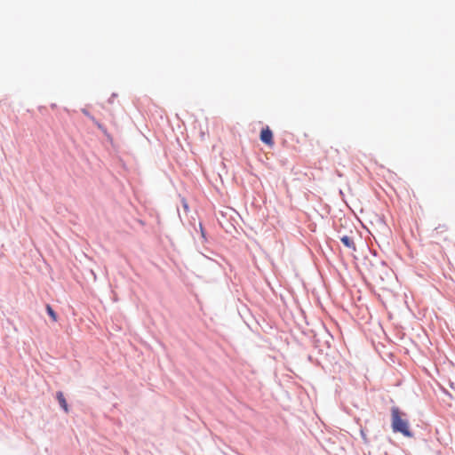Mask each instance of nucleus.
Instances as JSON below:
<instances>
[{"label":"nucleus","mask_w":455,"mask_h":455,"mask_svg":"<svg viewBox=\"0 0 455 455\" xmlns=\"http://www.w3.org/2000/svg\"><path fill=\"white\" fill-rule=\"evenodd\" d=\"M340 241L346 247L355 250V245L352 237L348 235H343L340 237Z\"/></svg>","instance_id":"20e7f679"},{"label":"nucleus","mask_w":455,"mask_h":455,"mask_svg":"<svg viewBox=\"0 0 455 455\" xmlns=\"http://www.w3.org/2000/svg\"><path fill=\"white\" fill-rule=\"evenodd\" d=\"M92 122L98 126V128H100V130H103V126L99 122H97L95 119Z\"/></svg>","instance_id":"6e6552de"},{"label":"nucleus","mask_w":455,"mask_h":455,"mask_svg":"<svg viewBox=\"0 0 455 455\" xmlns=\"http://www.w3.org/2000/svg\"><path fill=\"white\" fill-rule=\"evenodd\" d=\"M442 229L443 231H447L448 228L446 225H440L439 227L435 228V230Z\"/></svg>","instance_id":"0eeeda50"},{"label":"nucleus","mask_w":455,"mask_h":455,"mask_svg":"<svg viewBox=\"0 0 455 455\" xmlns=\"http://www.w3.org/2000/svg\"><path fill=\"white\" fill-rule=\"evenodd\" d=\"M260 140L263 143H265L268 146L274 145L273 133L268 127H266L261 130Z\"/></svg>","instance_id":"f03ea898"},{"label":"nucleus","mask_w":455,"mask_h":455,"mask_svg":"<svg viewBox=\"0 0 455 455\" xmlns=\"http://www.w3.org/2000/svg\"><path fill=\"white\" fill-rule=\"evenodd\" d=\"M403 413L397 407H393L391 410L392 416V428L394 432H399L404 436L411 437L412 433L410 430L409 423L406 419L402 418Z\"/></svg>","instance_id":"f257e3e1"},{"label":"nucleus","mask_w":455,"mask_h":455,"mask_svg":"<svg viewBox=\"0 0 455 455\" xmlns=\"http://www.w3.org/2000/svg\"><path fill=\"white\" fill-rule=\"evenodd\" d=\"M57 400L61 406V408L65 411V412H68V406L67 401L64 397V395L61 391L57 392L56 394Z\"/></svg>","instance_id":"7ed1b4c3"},{"label":"nucleus","mask_w":455,"mask_h":455,"mask_svg":"<svg viewBox=\"0 0 455 455\" xmlns=\"http://www.w3.org/2000/svg\"><path fill=\"white\" fill-rule=\"evenodd\" d=\"M46 311L53 322L58 321L57 314L54 312V310L50 305H46Z\"/></svg>","instance_id":"39448f33"},{"label":"nucleus","mask_w":455,"mask_h":455,"mask_svg":"<svg viewBox=\"0 0 455 455\" xmlns=\"http://www.w3.org/2000/svg\"><path fill=\"white\" fill-rule=\"evenodd\" d=\"M82 112H83L86 116H88L90 119H92V121H94V119H95V118H94L93 116H92L90 115V113H89L86 109H82Z\"/></svg>","instance_id":"423d86ee"}]
</instances>
